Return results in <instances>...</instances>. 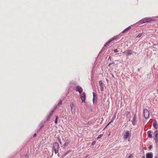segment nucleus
<instances>
[{
	"instance_id": "nucleus-1",
	"label": "nucleus",
	"mask_w": 158,
	"mask_h": 158,
	"mask_svg": "<svg viewBox=\"0 0 158 158\" xmlns=\"http://www.w3.org/2000/svg\"><path fill=\"white\" fill-rule=\"evenodd\" d=\"M155 19L151 18H145L142 19L140 20L139 22L140 24H143L145 23H148L151 22H153L155 21Z\"/></svg>"
},
{
	"instance_id": "nucleus-2",
	"label": "nucleus",
	"mask_w": 158,
	"mask_h": 158,
	"mask_svg": "<svg viewBox=\"0 0 158 158\" xmlns=\"http://www.w3.org/2000/svg\"><path fill=\"white\" fill-rule=\"evenodd\" d=\"M52 147L55 154H57L59 152V145L58 143L55 142L53 144Z\"/></svg>"
},
{
	"instance_id": "nucleus-3",
	"label": "nucleus",
	"mask_w": 158,
	"mask_h": 158,
	"mask_svg": "<svg viewBox=\"0 0 158 158\" xmlns=\"http://www.w3.org/2000/svg\"><path fill=\"white\" fill-rule=\"evenodd\" d=\"M143 114L145 119H147L149 117V112L147 109H145L143 110Z\"/></svg>"
},
{
	"instance_id": "nucleus-4",
	"label": "nucleus",
	"mask_w": 158,
	"mask_h": 158,
	"mask_svg": "<svg viewBox=\"0 0 158 158\" xmlns=\"http://www.w3.org/2000/svg\"><path fill=\"white\" fill-rule=\"evenodd\" d=\"M80 98L81 101L82 103L85 102L86 98V95L85 92H83L80 95Z\"/></svg>"
},
{
	"instance_id": "nucleus-5",
	"label": "nucleus",
	"mask_w": 158,
	"mask_h": 158,
	"mask_svg": "<svg viewBox=\"0 0 158 158\" xmlns=\"http://www.w3.org/2000/svg\"><path fill=\"white\" fill-rule=\"evenodd\" d=\"M71 111L72 113H74L75 112V106L73 102H71L70 105Z\"/></svg>"
},
{
	"instance_id": "nucleus-6",
	"label": "nucleus",
	"mask_w": 158,
	"mask_h": 158,
	"mask_svg": "<svg viewBox=\"0 0 158 158\" xmlns=\"http://www.w3.org/2000/svg\"><path fill=\"white\" fill-rule=\"evenodd\" d=\"M93 102L94 104H96L97 101V97L96 95L95 94L94 92H93Z\"/></svg>"
},
{
	"instance_id": "nucleus-7",
	"label": "nucleus",
	"mask_w": 158,
	"mask_h": 158,
	"mask_svg": "<svg viewBox=\"0 0 158 158\" xmlns=\"http://www.w3.org/2000/svg\"><path fill=\"white\" fill-rule=\"evenodd\" d=\"M99 83L100 87V90L101 91H104V86L103 83L101 81H100L99 82Z\"/></svg>"
},
{
	"instance_id": "nucleus-8",
	"label": "nucleus",
	"mask_w": 158,
	"mask_h": 158,
	"mask_svg": "<svg viewBox=\"0 0 158 158\" xmlns=\"http://www.w3.org/2000/svg\"><path fill=\"white\" fill-rule=\"evenodd\" d=\"M153 126L156 129H157L158 128V124L156 120H154V122L153 123Z\"/></svg>"
},
{
	"instance_id": "nucleus-9",
	"label": "nucleus",
	"mask_w": 158,
	"mask_h": 158,
	"mask_svg": "<svg viewBox=\"0 0 158 158\" xmlns=\"http://www.w3.org/2000/svg\"><path fill=\"white\" fill-rule=\"evenodd\" d=\"M136 114H135L134 116L133 120L132 121V124L133 125H135L136 124Z\"/></svg>"
},
{
	"instance_id": "nucleus-10",
	"label": "nucleus",
	"mask_w": 158,
	"mask_h": 158,
	"mask_svg": "<svg viewBox=\"0 0 158 158\" xmlns=\"http://www.w3.org/2000/svg\"><path fill=\"white\" fill-rule=\"evenodd\" d=\"M153 155L152 152L147 153L146 154V158H152Z\"/></svg>"
},
{
	"instance_id": "nucleus-11",
	"label": "nucleus",
	"mask_w": 158,
	"mask_h": 158,
	"mask_svg": "<svg viewBox=\"0 0 158 158\" xmlns=\"http://www.w3.org/2000/svg\"><path fill=\"white\" fill-rule=\"evenodd\" d=\"M71 140L69 139H67L65 142V143L64 144V147H66L70 142Z\"/></svg>"
},
{
	"instance_id": "nucleus-12",
	"label": "nucleus",
	"mask_w": 158,
	"mask_h": 158,
	"mask_svg": "<svg viewBox=\"0 0 158 158\" xmlns=\"http://www.w3.org/2000/svg\"><path fill=\"white\" fill-rule=\"evenodd\" d=\"M129 135V131H127L126 132L124 136V139H127V138L128 137Z\"/></svg>"
},
{
	"instance_id": "nucleus-13",
	"label": "nucleus",
	"mask_w": 158,
	"mask_h": 158,
	"mask_svg": "<svg viewBox=\"0 0 158 158\" xmlns=\"http://www.w3.org/2000/svg\"><path fill=\"white\" fill-rule=\"evenodd\" d=\"M125 114L127 118H131V115L130 114V112L127 111L125 112Z\"/></svg>"
},
{
	"instance_id": "nucleus-14",
	"label": "nucleus",
	"mask_w": 158,
	"mask_h": 158,
	"mask_svg": "<svg viewBox=\"0 0 158 158\" xmlns=\"http://www.w3.org/2000/svg\"><path fill=\"white\" fill-rule=\"evenodd\" d=\"M54 112V110H52L51 112L47 116V119H46V121H47L48 122L49 121L50 117L52 115V113Z\"/></svg>"
},
{
	"instance_id": "nucleus-15",
	"label": "nucleus",
	"mask_w": 158,
	"mask_h": 158,
	"mask_svg": "<svg viewBox=\"0 0 158 158\" xmlns=\"http://www.w3.org/2000/svg\"><path fill=\"white\" fill-rule=\"evenodd\" d=\"M131 29V26H129L124 29L123 31H122V33H124L126 32V31H127L128 30H129Z\"/></svg>"
},
{
	"instance_id": "nucleus-16",
	"label": "nucleus",
	"mask_w": 158,
	"mask_h": 158,
	"mask_svg": "<svg viewBox=\"0 0 158 158\" xmlns=\"http://www.w3.org/2000/svg\"><path fill=\"white\" fill-rule=\"evenodd\" d=\"M132 53V51L131 50L128 49L126 51V54L127 56H128L129 55H131Z\"/></svg>"
},
{
	"instance_id": "nucleus-17",
	"label": "nucleus",
	"mask_w": 158,
	"mask_h": 158,
	"mask_svg": "<svg viewBox=\"0 0 158 158\" xmlns=\"http://www.w3.org/2000/svg\"><path fill=\"white\" fill-rule=\"evenodd\" d=\"M153 137H158V130H156L154 132Z\"/></svg>"
},
{
	"instance_id": "nucleus-18",
	"label": "nucleus",
	"mask_w": 158,
	"mask_h": 158,
	"mask_svg": "<svg viewBox=\"0 0 158 158\" xmlns=\"http://www.w3.org/2000/svg\"><path fill=\"white\" fill-rule=\"evenodd\" d=\"M118 37V36H114L110 40H109V41L111 42L112 41H113L114 40L116 39Z\"/></svg>"
},
{
	"instance_id": "nucleus-19",
	"label": "nucleus",
	"mask_w": 158,
	"mask_h": 158,
	"mask_svg": "<svg viewBox=\"0 0 158 158\" xmlns=\"http://www.w3.org/2000/svg\"><path fill=\"white\" fill-rule=\"evenodd\" d=\"M147 132L148 134V137L150 138H151L152 137V135L151 134V131H148Z\"/></svg>"
},
{
	"instance_id": "nucleus-20",
	"label": "nucleus",
	"mask_w": 158,
	"mask_h": 158,
	"mask_svg": "<svg viewBox=\"0 0 158 158\" xmlns=\"http://www.w3.org/2000/svg\"><path fill=\"white\" fill-rule=\"evenodd\" d=\"M116 113H115V114H114V116L112 118V119L111 120V122H113V121L116 118Z\"/></svg>"
},
{
	"instance_id": "nucleus-21",
	"label": "nucleus",
	"mask_w": 158,
	"mask_h": 158,
	"mask_svg": "<svg viewBox=\"0 0 158 158\" xmlns=\"http://www.w3.org/2000/svg\"><path fill=\"white\" fill-rule=\"evenodd\" d=\"M154 138L156 143L158 142V137H154Z\"/></svg>"
},
{
	"instance_id": "nucleus-22",
	"label": "nucleus",
	"mask_w": 158,
	"mask_h": 158,
	"mask_svg": "<svg viewBox=\"0 0 158 158\" xmlns=\"http://www.w3.org/2000/svg\"><path fill=\"white\" fill-rule=\"evenodd\" d=\"M111 42L109 40L108 42H106L104 45V47H106L107 45L110 43Z\"/></svg>"
},
{
	"instance_id": "nucleus-23",
	"label": "nucleus",
	"mask_w": 158,
	"mask_h": 158,
	"mask_svg": "<svg viewBox=\"0 0 158 158\" xmlns=\"http://www.w3.org/2000/svg\"><path fill=\"white\" fill-rule=\"evenodd\" d=\"M72 151V150H69L68 151L66 152H65L64 154V156H66L67 154H68L70 152H71Z\"/></svg>"
},
{
	"instance_id": "nucleus-24",
	"label": "nucleus",
	"mask_w": 158,
	"mask_h": 158,
	"mask_svg": "<svg viewBox=\"0 0 158 158\" xmlns=\"http://www.w3.org/2000/svg\"><path fill=\"white\" fill-rule=\"evenodd\" d=\"M62 101L61 100H60L58 103V106L61 105L62 104Z\"/></svg>"
},
{
	"instance_id": "nucleus-25",
	"label": "nucleus",
	"mask_w": 158,
	"mask_h": 158,
	"mask_svg": "<svg viewBox=\"0 0 158 158\" xmlns=\"http://www.w3.org/2000/svg\"><path fill=\"white\" fill-rule=\"evenodd\" d=\"M83 91V89L80 86V94H81Z\"/></svg>"
},
{
	"instance_id": "nucleus-26",
	"label": "nucleus",
	"mask_w": 158,
	"mask_h": 158,
	"mask_svg": "<svg viewBox=\"0 0 158 158\" xmlns=\"http://www.w3.org/2000/svg\"><path fill=\"white\" fill-rule=\"evenodd\" d=\"M58 117L57 116H56V118L55 121V123H57V119H58Z\"/></svg>"
},
{
	"instance_id": "nucleus-27",
	"label": "nucleus",
	"mask_w": 158,
	"mask_h": 158,
	"mask_svg": "<svg viewBox=\"0 0 158 158\" xmlns=\"http://www.w3.org/2000/svg\"><path fill=\"white\" fill-rule=\"evenodd\" d=\"M142 34V33H140V34H139L137 35L136 37H137V38H139V37H140L141 36Z\"/></svg>"
},
{
	"instance_id": "nucleus-28",
	"label": "nucleus",
	"mask_w": 158,
	"mask_h": 158,
	"mask_svg": "<svg viewBox=\"0 0 158 158\" xmlns=\"http://www.w3.org/2000/svg\"><path fill=\"white\" fill-rule=\"evenodd\" d=\"M76 91L79 92V86H78L75 89Z\"/></svg>"
},
{
	"instance_id": "nucleus-29",
	"label": "nucleus",
	"mask_w": 158,
	"mask_h": 158,
	"mask_svg": "<svg viewBox=\"0 0 158 158\" xmlns=\"http://www.w3.org/2000/svg\"><path fill=\"white\" fill-rule=\"evenodd\" d=\"M132 154H130L129 155L128 158H132L133 157V156H132Z\"/></svg>"
},
{
	"instance_id": "nucleus-30",
	"label": "nucleus",
	"mask_w": 158,
	"mask_h": 158,
	"mask_svg": "<svg viewBox=\"0 0 158 158\" xmlns=\"http://www.w3.org/2000/svg\"><path fill=\"white\" fill-rule=\"evenodd\" d=\"M102 134H100V135H99V136L98 137H97V139H100V138H101L102 137Z\"/></svg>"
},
{
	"instance_id": "nucleus-31",
	"label": "nucleus",
	"mask_w": 158,
	"mask_h": 158,
	"mask_svg": "<svg viewBox=\"0 0 158 158\" xmlns=\"http://www.w3.org/2000/svg\"><path fill=\"white\" fill-rule=\"evenodd\" d=\"M114 64V61H112V62L109 63V64H108V66H110V65L113 64Z\"/></svg>"
},
{
	"instance_id": "nucleus-32",
	"label": "nucleus",
	"mask_w": 158,
	"mask_h": 158,
	"mask_svg": "<svg viewBox=\"0 0 158 158\" xmlns=\"http://www.w3.org/2000/svg\"><path fill=\"white\" fill-rule=\"evenodd\" d=\"M96 142V141H93V142H92V143L91 145H92V146H93V145H94L95 144V143Z\"/></svg>"
},
{
	"instance_id": "nucleus-33",
	"label": "nucleus",
	"mask_w": 158,
	"mask_h": 158,
	"mask_svg": "<svg viewBox=\"0 0 158 158\" xmlns=\"http://www.w3.org/2000/svg\"><path fill=\"white\" fill-rule=\"evenodd\" d=\"M58 140L59 141L60 143L61 144V139H60V137H58Z\"/></svg>"
},
{
	"instance_id": "nucleus-34",
	"label": "nucleus",
	"mask_w": 158,
	"mask_h": 158,
	"mask_svg": "<svg viewBox=\"0 0 158 158\" xmlns=\"http://www.w3.org/2000/svg\"><path fill=\"white\" fill-rule=\"evenodd\" d=\"M111 60H111V57L110 56H109L108 58V61H109V60L111 61Z\"/></svg>"
},
{
	"instance_id": "nucleus-35",
	"label": "nucleus",
	"mask_w": 158,
	"mask_h": 158,
	"mask_svg": "<svg viewBox=\"0 0 158 158\" xmlns=\"http://www.w3.org/2000/svg\"><path fill=\"white\" fill-rule=\"evenodd\" d=\"M118 50L117 49H115L114 50V53H116V52H118Z\"/></svg>"
},
{
	"instance_id": "nucleus-36",
	"label": "nucleus",
	"mask_w": 158,
	"mask_h": 158,
	"mask_svg": "<svg viewBox=\"0 0 158 158\" xmlns=\"http://www.w3.org/2000/svg\"><path fill=\"white\" fill-rule=\"evenodd\" d=\"M44 126V124H42L41 126H40V129H42V128H43Z\"/></svg>"
},
{
	"instance_id": "nucleus-37",
	"label": "nucleus",
	"mask_w": 158,
	"mask_h": 158,
	"mask_svg": "<svg viewBox=\"0 0 158 158\" xmlns=\"http://www.w3.org/2000/svg\"><path fill=\"white\" fill-rule=\"evenodd\" d=\"M152 148V145H150L149 146L148 148L149 149H151Z\"/></svg>"
},
{
	"instance_id": "nucleus-38",
	"label": "nucleus",
	"mask_w": 158,
	"mask_h": 158,
	"mask_svg": "<svg viewBox=\"0 0 158 158\" xmlns=\"http://www.w3.org/2000/svg\"><path fill=\"white\" fill-rule=\"evenodd\" d=\"M112 122H111V121L107 124V125H106V127H107V126H108L110 124V123H112Z\"/></svg>"
},
{
	"instance_id": "nucleus-39",
	"label": "nucleus",
	"mask_w": 158,
	"mask_h": 158,
	"mask_svg": "<svg viewBox=\"0 0 158 158\" xmlns=\"http://www.w3.org/2000/svg\"><path fill=\"white\" fill-rule=\"evenodd\" d=\"M141 158H145L144 154V155L142 156Z\"/></svg>"
},
{
	"instance_id": "nucleus-40",
	"label": "nucleus",
	"mask_w": 158,
	"mask_h": 158,
	"mask_svg": "<svg viewBox=\"0 0 158 158\" xmlns=\"http://www.w3.org/2000/svg\"><path fill=\"white\" fill-rule=\"evenodd\" d=\"M36 133H35L34 135V137H35V136H36Z\"/></svg>"
},
{
	"instance_id": "nucleus-41",
	"label": "nucleus",
	"mask_w": 158,
	"mask_h": 158,
	"mask_svg": "<svg viewBox=\"0 0 158 158\" xmlns=\"http://www.w3.org/2000/svg\"><path fill=\"white\" fill-rule=\"evenodd\" d=\"M129 118L128 121H130L131 120V118Z\"/></svg>"
},
{
	"instance_id": "nucleus-42",
	"label": "nucleus",
	"mask_w": 158,
	"mask_h": 158,
	"mask_svg": "<svg viewBox=\"0 0 158 158\" xmlns=\"http://www.w3.org/2000/svg\"><path fill=\"white\" fill-rule=\"evenodd\" d=\"M154 158H157V157L156 156H155Z\"/></svg>"
},
{
	"instance_id": "nucleus-43",
	"label": "nucleus",
	"mask_w": 158,
	"mask_h": 158,
	"mask_svg": "<svg viewBox=\"0 0 158 158\" xmlns=\"http://www.w3.org/2000/svg\"><path fill=\"white\" fill-rule=\"evenodd\" d=\"M112 77H114V75H112Z\"/></svg>"
},
{
	"instance_id": "nucleus-44",
	"label": "nucleus",
	"mask_w": 158,
	"mask_h": 158,
	"mask_svg": "<svg viewBox=\"0 0 158 158\" xmlns=\"http://www.w3.org/2000/svg\"><path fill=\"white\" fill-rule=\"evenodd\" d=\"M58 156H59V154H58Z\"/></svg>"
}]
</instances>
